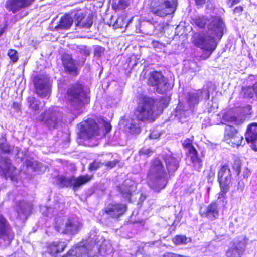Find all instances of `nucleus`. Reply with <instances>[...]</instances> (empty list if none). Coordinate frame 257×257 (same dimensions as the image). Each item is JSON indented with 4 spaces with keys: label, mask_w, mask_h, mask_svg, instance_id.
Listing matches in <instances>:
<instances>
[{
    "label": "nucleus",
    "mask_w": 257,
    "mask_h": 257,
    "mask_svg": "<svg viewBox=\"0 0 257 257\" xmlns=\"http://www.w3.org/2000/svg\"><path fill=\"white\" fill-rule=\"evenodd\" d=\"M50 210H51V208H49L48 209V211H49Z\"/></svg>",
    "instance_id": "nucleus-59"
},
{
    "label": "nucleus",
    "mask_w": 257,
    "mask_h": 257,
    "mask_svg": "<svg viewBox=\"0 0 257 257\" xmlns=\"http://www.w3.org/2000/svg\"><path fill=\"white\" fill-rule=\"evenodd\" d=\"M80 51L81 53L83 54L85 56H87L90 55V50L86 47H83L80 49Z\"/></svg>",
    "instance_id": "nucleus-46"
},
{
    "label": "nucleus",
    "mask_w": 257,
    "mask_h": 257,
    "mask_svg": "<svg viewBox=\"0 0 257 257\" xmlns=\"http://www.w3.org/2000/svg\"><path fill=\"white\" fill-rule=\"evenodd\" d=\"M33 83L35 92L41 98L49 97L51 93V81L49 77L45 75H37L33 78Z\"/></svg>",
    "instance_id": "nucleus-8"
},
{
    "label": "nucleus",
    "mask_w": 257,
    "mask_h": 257,
    "mask_svg": "<svg viewBox=\"0 0 257 257\" xmlns=\"http://www.w3.org/2000/svg\"><path fill=\"white\" fill-rule=\"evenodd\" d=\"M166 164V170L162 162L158 158L153 162L148 174V184L154 190L163 188L166 185V178L168 174L173 175L179 166V160L172 153L165 154L163 156Z\"/></svg>",
    "instance_id": "nucleus-1"
},
{
    "label": "nucleus",
    "mask_w": 257,
    "mask_h": 257,
    "mask_svg": "<svg viewBox=\"0 0 257 257\" xmlns=\"http://www.w3.org/2000/svg\"><path fill=\"white\" fill-rule=\"evenodd\" d=\"M246 244V238L244 236H239L234 240L232 246L226 251V257H241Z\"/></svg>",
    "instance_id": "nucleus-12"
},
{
    "label": "nucleus",
    "mask_w": 257,
    "mask_h": 257,
    "mask_svg": "<svg viewBox=\"0 0 257 257\" xmlns=\"http://www.w3.org/2000/svg\"><path fill=\"white\" fill-rule=\"evenodd\" d=\"M74 22V18L72 19L68 15H65L62 17L59 21V23L55 27L56 29H69Z\"/></svg>",
    "instance_id": "nucleus-29"
},
{
    "label": "nucleus",
    "mask_w": 257,
    "mask_h": 257,
    "mask_svg": "<svg viewBox=\"0 0 257 257\" xmlns=\"http://www.w3.org/2000/svg\"><path fill=\"white\" fill-rule=\"evenodd\" d=\"M4 33V29L3 28L0 29V37L2 36V35Z\"/></svg>",
    "instance_id": "nucleus-55"
},
{
    "label": "nucleus",
    "mask_w": 257,
    "mask_h": 257,
    "mask_svg": "<svg viewBox=\"0 0 257 257\" xmlns=\"http://www.w3.org/2000/svg\"><path fill=\"white\" fill-rule=\"evenodd\" d=\"M206 0H195L196 4L197 5H202L205 4Z\"/></svg>",
    "instance_id": "nucleus-52"
},
{
    "label": "nucleus",
    "mask_w": 257,
    "mask_h": 257,
    "mask_svg": "<svg viewBox=\"0 0 257 257\" xmlns=\"http://www.w3.org/2000/svg\"><path fill=\"white\" fill-rule=\"evenodd\" d=\"M243 8L242 6H239L235 7L234 9V13L237 14L238 15H240L241 12H242Z\"/></svg>",
    "instance_id": "nucleus-48"
},
{
    "label": "nucleus",
    "mask_w": 257,
    "mask_h": 257,
    "mask_svg": "<svg viewBox=\"0 0 257 257\" xmlns=\"http://www.w3.org/2000/svg\"><path fill=\"white\" fill-rule=\"evenodd\" d=\"M34 0H7L6 8L13 13L20 11L21 9L29 6Z\"/></svg>",
    "instance_id": "nucleus-22"
},
{
    "label": "nucleus",
    "mask_w": 257,
    "mask_h": 257,
    "mask_svg": "<svg viewBox=\"0 0 257 257\" xmlns=\"http://www.w3.org/2000/svg\"><path fill=\"white\" fill-rule=\"evenodd\" d=\"M224 138L228 144L233 147H238L245 144L243 137L232 126L227 125L225 128Z\"/></svg>",
    "instance_id": "nucleus-11"
},
{
    "label": "nucleus",
    "mask_w": 257,
    "mask_h": 257,
    "mask_svg": "<svg viewBox=\"0 0 257 257\" xmlns=\"http://www.w3.org/2000/svg\"><path fill=\"white\" fill-rule=\"evenodd\" d=\"M118 190L123 197L127 200H131V197L135 191L136 186L135 183L130 179H126L121 186L118 187Z\"/></svg>",
    "instance_id": "nucleus-24"
},
{
    "label": "nucleus",
    "mask_w": 257,
    "mask_h": 257,
    "mask_svg": "<svg viewBox=\"0 0 257 257\" xmlns=\"http://www.w3.org/2000/svg\"><path fill=\"white\" fill-rule=\"evenodd\" d=\"M130 5L128 0H119L117 3H115L112 7L114 9L121 10L126 9Z\"/></svg>",
    "instance_id": "nucleus-35"
},
{
    "label": "nucleus",
    "mask_w": 257,
    "mask_h": 257,
    "mask_svg": "<svg viewBox=\"0 0 257 257\" xmlns=\"http://www.w3.org/2000/svg\"><path fill=\"white\" fill-rule=\"evenodd\" d=\"M188 157L190 158L193 167L195 170L200 171L202 166V161L199 157L198 152L196 149L188 152Z\"/></svg>",
    "instance_id": "nucleus-28"
},
{
    "label": "nucleus",
    "mask_w": 257,
    "mask_h": 257,
    "mask_svg": "<svg viewBox=\"0 0 257 257\" xmlns=\"http://www.w3.org/2000/svg\"><path fill=\"white\" fill-rule=\"evenodd\" d=\"M225 26L221 18H212L208 25L206 33L195 34L193 37V43L195 46L207 51L210 55L216 49L218 41L222 37Z\"/></svg>",
    "instance_id": "nucleus-2"
},
{
    "label": "nucleus",
    "mask_w": 257,
    "mask_h": 257,
    "mask_svg": "<svg viewBox=\"0 0 257 257\" xmlns=\"http://www.w3.org/2000/svg\"><path fill=\"white\" fill-rule=\"evenodd\" d=\"M220 192L218 193V200L223 201L226 198V194L228 192L230 187L220 186Z\"/></svg>",
    "instance_id": "nucleus-38"
},
{
    "label": "nucleus",
    "mask_w": 257,
    "mask_h": 257,
    "mask_svg": "<svg viewBox=\"0 0 257 257\" xmlns=\"http://www.w3.org/2000/svg\"><path fill=\"white\" fill-rule=\"evenodd\" d=\"M0 149L5 153H9L11 150V146L7 143L5 137L0 138Z\"/></svg>",
    "instance_id": "nucleus-36"
},
{
    "label": "nucleus",
    "mask_w": 257,
    "mask_h": 257,
    "mask_svg": "<svg viewBox=\"0 0 257 257\" xmlns=\"http://www.w3.org/2000/svg\"><path fill=\"white\" fill-rule=\"evenodd\" d=\"M126 205L122 203H111L105 209V213L113 218H118L124 213Z\"/></svg>",
    "instance_id": "nucleus-20"
},
{
    "label": "nucleus",
    "mask_w": 257,
    "mask_h": 257,
    "mask_svg": "<svg viewBox=\"0 0 257 257\" xmlns=\"http://www.w3.org/2000/svg\"><path fill=\"white\" fill-rule=\"evenodd\" d=\"M65 72L72 76H76L79 74L76 60H74L69 54L64 55L62 58Z\"/></svg>",
    "instance_id": "nucleus-14"
},
{
    "label": "nucleus",
    "mask_w": 257,
    "mask_h": 257,
    "mask_svg": "<svg viewBox=\"0 0 257 257\" xmlns=\"http://www.w3.org/2000/svg\"><path fill=\"white\" fill-rule=\"evenodd\" d=\"M66 246V243L64 241H57L51 243L48 248V251L52 256L63 251Z\"/></svg>",
    "instance_id": "nucleus-27"
},
{
    "label": "nucleus",
    "mask_w": 257,
    "mask_h": 257,
    "mask_svg": "<svg viewBox=\"0 0 257 257\" xmlns=\"http://www.w3.org/2000/svg\"><path fill=\"white\" fill-rule=\"evenodd\" d=\"M239 2V0H232V2H231V4L230 5V7H232L234 5L238 3Z\"/></svg>",
    "instance_id": "nucleus-54"
},
{
    "label": "nucleus",
    "mask_w": 257,
    "mask_h": 257,
    "mask_svg": "<svg viewBox=\"0 0 257 257\" xmlns=\"http://www.w3.org/2000/svg\"><path fill=\"white\" fill-rule=\"evenodd\" d=\"M223 118L224 120L235 125H239L242 123L245 120V118L243 116H236L234 114L229 113L226 114L224 116Z\"/></svg>",
    "instance_id": "nucleus-31"
},
{
    "label": "nucleus",
    "mask_w": 257,
    "mask_h": 257,
    "mask_svg": "<svg viewBox=\"0 0 257 257\" xmlns=\"http://www.w3.org/2000/svg\"><path fill=\"white\" fill-rule=\"evenodd\" d=\"M244 187V183L242 181H239L238 182L237 190L242 192L243 190Z\"/></svg>",
    "instance_id": "nucleus-49"
},
{
    "label": "nucleus",
    "mask_w": 257,
    "mask_h": 257,
    "mask_svg": "<svg viewBox=\"0 0 257 257\" xmlns=\"http://www.w3.org/2000/svg\"><path fill=\"white\" fill-rule=\"evenodd\" d=\"M74 22L75 29L82 28H89L93 24V16H86L85 14L79 13L76 14L74 17Z\"/></svg>",
    "instance_id": "nucleus-17"
},
{
    "label": "nucleus",
    "mask_w": 257,
    "mask_h": 257,
    "mask_svg": "<svg viewBox=\"0 0 257 257\" xmlns=\"http://www.w3.org/2000/svg\"><path fill=\"white\" fill-rule=\"evenodd\" d=\"M245 137L247 142L251 143L253 149L257 151V122L251 123L247 126Z\"/></svg>",
    "instance_id": "nucleus-23"
},
{
    "label": "nucleus",
    "mask_w": 257,
    "mask_h": 257,
    "mask_svg": "<svg viewBox=\"0 0 257 257\" xmlns=\"http://www.w3.org/2000/svg\"><path fill=\"white\" fill-rule=\"evenodd\" d=\"M65 97L71 107L79 110L86 101L87 93L82 84L75 83L69 86Z\"/></svg>",
    "instance_id": "nucleus-4"
},
{
    "label": "nucleus",
    "mask_w": 257,
    "mask_h": 257,
    "mask_svg": "<svg viewBox=\"0 0 257 257\" xmlns=\"http://www.w3.org/2000/svg\"><path fill=\"white\" fill-rule=\"evenodd\" d=\"M12 107L17 111H18L20 109V105L18 102H14L12 104Z\"/></svg>",
    "instance_id": "nucleus-51"
},
{
    "label": "nucleus",
    "mask_w": 257,
    "mask_h": 257,
    "mask_svg": "<svg viewBox=\"0 0 257 257\" xmlns=\"http://www.w3.org/2000/svg\"><path fill=\"white\" fill-rule=\"evenodd\" d=\"M183 146L188 152L194 149V147L192 145V140L190 139H186L183 142Z\"/></svg>",
    "instance_id": "nucleus-40"
},
{
    "label": "nucleus",
    "mask_w": 257,
    "mask_h": 257,
    "mask_svg": "<svg viewBox=\"0 0 257 257\" xmlns=\"http://www.w3.org/2000/svg\"><path fill=\"white\" fill-rule=\"evenodd\" d=\"M253 90L257 96V82L253 85Z\"/></svg>",
    "instance_id": "nucleus-53"
},
{
    "label": "nucleus",
    "mask_w": 257,
    "mask_h": 257,
    "mask_svg": "<svg viewBox=\"0 0 257 257\" xmlns=\"http://www.w3.org/2000/svg\"><path fill=\"white\" fill-rule=\"evenodd\" d=\"M192 21L198 27L203 28L207 23L208 20L206 17L203 15H197L192 19Z\"/></svg>",
    "instance_id": "nucleus-33"
},
{
    "label": "nucleus",
    "mask_w": 257,
    "mask_h": 257,
    "mask_svg": "<svg viewBox=\"0 0 257 257\" xmlns=\"http://www.w3.org/2000/svg\"><path fill=\"white\" fill-rule=\"evenodd\" d=\"M14 236V234L7 220L0 215V238L10 243L13 240Z\"/></svg>",
    "instance_id": "nucleus-19"
},
{
    "label": "nucleus",
    "mask_w": 257,
    "mask_h": 257,
    "mask_svg": "<svg viewBox=\"0 0 257 257\" xmlns=\"http://www.w3.org/2000/svg\"><path fill=\"white\" fill-rule=\"evenodd\" d=\"M104 129H105V132L104 133V135H106V134L108 133V132H109L111 129V125L108 123H105L104 125Z\"/></svg>",
    "instance_id": "nucleus-50"
},
{
    "label": "nucleus",
    "mask_w": 257,
    "mask_h": 257,
    "mask_svg": "<svg viewBox=\"0 0 257 257\" xmlns=\"http://www.w3.org/2000/svg\"><path fill=\"white\" fill-rule=\"evenodd\" d=\"M104 164V163H102L98 160H95L89 165V169L91 171L96 170L102 166Z\"/></svg>",
    "instance_id": "nucleus-41"
},
{
    "label": "nucleus",
    "mask_w": 257,
    "mask_h": 257,
    "mask_svg": "<svg viewBox=\"0 0 257 257\" xmlns=\"http://www.w3.org/2000/svg\"><path fill=\"white\" fill-rule=\"evenodd\" d=\"M63 257H96L84 246H76L69 250Z\"/></svg>",
    "instance_id": "nucleus-26"
},
{
    "label": "nucleus",
    "mask_w": 257,
    "mask_h": 257,
    "mask_svg": "<svg viewBox=\"0 0 257 257\" xmlns=\"http://www.w3.org/2000/svg\"><path fill=\"white\" fill-rule=\"evenodd\" d=\"M151 152V149L149 148H143L139 151L140 154L142 155H148Z\"/></svg>",
    "instance_id": "nucleus-47"
},
{
    "label": "nucleus",
    "mask_w": 257,
    "mask_h": 257,
    "mask_svg": "<svg viewBox=\"0 0 257 257\" xmlns=\"http://www.w3.org/2000/svg\"><path fill=\"white\" fill-rule=\"evenodd\" d=\"M28 107L32 111H37L39 109L40 101L33 96H29L27 98Z\"/></svg>",
    "instance_id": "nucleus-32"
},
{
    "label": "nucleus",
    "mask_w": 257,
    "mask_h": 257,
    "mask_svg": "<svg viewBox=\"0 0 257 257\" xmlns=\"http://www.w3.org/2000/svg\"><path fill=\"white\" fill-rule=\"evenodd\" d=\"M214 176V173H212L211 174H209L208 176V180H210L211 178Z\"/></svg>",
    "instance_id": "nucleus-57"
},
{
    "label": "nucleus",
    "mask_w": 257,
    "mask_h": 257,
    "mask_svg": "<svg viewBox=\"0 0 257 257\" xmlns=\"http://www.w3.org/2000/svg\"><path fill=\"white\" fill-rule=\"evenodd\" d=\"M127 26L126 21H125L124 17L121 16L118 17L115 21L113 27L115 28L126 27Z\"/></svg>",
    "instance_id": "nucleus-37"
},
{
    "label": "nucleus",
    "mask_w": 257,
    "mask_h": 257,
    "mask_svg": "<svg viewBox=\"0 0 257 257\" xmlns=\"http://www.w3.org/2000/svg\"><path fill=\"white\" fill-rule=\"evenodd\" d=\"M219 209L216 202H212L208 206L201 207L200 209V215L206 218L210 221H214L219 217Z\"/></svg>",
    "instance_id": "nucleus-16"
},
{
    "label": "nucleus",
    "mask_w": 257,
    "mask_h": 257,
    "mask_svg": "<svg viewBox=\"0 0 257 257\" xmlns=\"http://www.w3.org/2000/svg\"><path fill=\"white\" fill-rule=\"evenodd\" d=\"M160 136V133L157 130H153L150 134L151 139H157Z\"/></svg>",
    "instance_id": "nucleus-44"
},
{
    "label": "nucleus",
    "mask_w": 257,
    "mask_h": 257,
    "mask_svg": "<svg viewBox=\"0 0 257 257\" xmlns=\"http://www.w3.org/2000/svg\"><path fill=\"white\" fill-rule=\"evenodd\" d=\"M0 168L2 175L7 179L10 178L12 180L15 179L16 173L15 168L12 166L11 160L7 157H1Z\"/></svg>",
    "instance_id": "nucleus-15"
},
{
    "label": "nucleus",
    "mask_w": 257,
    "mask_h": 257,
    "mask_svg": "<svg viewBox=\"0 0 257 257\" xmlns=\"http://www.w3.org/2000/svg\"><path fill=\"white\" fill-rule=\"evenodd\" d=\"M61 113L56 107L50 108L40 116V120L49 129L57 128L60 124Z\"/></svg>",
    "instance_id": "nucleus-9"
},
{
    "label": "nucleus",
    "mask_w": 257,
    "mask_h": 257,
    "mask_svg": "<svg viewBox=\"0 0 257 257\" xmlns=\"http://www.w3.org/2000/svg\"><path fill=\"white\" fill-rule=\"evenodd\" d=\"M252 96V93L250 92L247 96L248 97H251Z\"/></svg>",
    "instance_id": "nucleus-58"
},
{
    "label": "nucleus",
    "mask_w": 257,
    "mask_h": 257,
    "mask_svg": "<svg viewBox=\"0 0 257 257\" xmlns=\"http://www.w3.org/2000/svg\"><path fill=\"white\" fill-rule=\"evenodd\" d=\"M26 165L28 167L35 169L36 167L38 165L37 162L34 160H27L26 161Z\"/></svg>",
    "instance_id": "nucleus-43"
},
{
    "label": "nucleus",
    "mask_w": 257,
    "mask_h": 257,
    "mask_svg": "<svg viewBox=\"0 0 257 257\" xmlns=\"http://www.w3.org/2000/svg\"><path fill=\"white\" fill-rule=\"evenodd\" d=\"M92 178V175L88 174L80 175L76 177L74 176L70 177H59L58 181L62 187H72L73 190L76 191L82 185L89 181Z\"/></svg>",
    "instance_id": "nucleus-10"
},
{
    "label": "nucleus",
    "mask_w": 257,
    "mask_h": 257,
    "mask_svg": "<svg viewBox=\"0 0 257 257\" xmlns=\"http://www.w3.org/2000/svg\"><path fill=\"white\" fill-rule=\"evenodd\" d=\"M177 3L176 0H153L151 12L156 16L165 17L175 11Z\"/></svg>",
    "instance_id": "nucleus-6"
},
{
    "label": "nucleus",
    "mask_w": 257,
    "mask_h": 257,
    "mask_svg": "<svg viewBox=\"0 0 257 257\" xmlns=\"http://www.w3.org/2000/svg\"><path fill=\"white\" fill-rule=\"evenodd\" d=\"M31 203L25 201H20L17 207L18 217L23 221L25 220L31 213Z\"/></svg>",
    "instance_id": "nucleus-25"
},
{
    "label": "nucleus",
    "mask_w": 257,
    "mask_h": 257,
    "mask_svg": "<svg viewBox=\"0 0 257 257\" xmlns=\"http://www.w3.org/2000/svg\"><path fill=\"white\" fill-rule=\"evenodd\" d=\"M146 199V196L142 194L141 195L140 199L142 200H144Z\"/></svg>",
    "instance_id": "nucleus-56"
},
{
    "label": "nucleus",
    "mask_w": 257,
    "mask_h": 257,
    "mask_svg": "<svg viewBox=\"0 0 257 257\" xmlns=\"http://www.w3.org/2000/svg\"><path fill=\"white\" fill-rule=\"evenodd\" d=\"M241 163L239 159L234 161L233 165V168L236 171L237 175H239L241 171Z\"/></svg>",
    "instance_id": "nucleus-42"
},
{
    "label": "nucleus",
    "mask_w": 257,
    "mask_h": 257,
    "mask_svg": "<svg viewBox=\"0 0 257 257\" xmlns=\"http://www.w3.org/2000/svg\"><path fill=\"white\" fill-rule=\"evenodd\" d=\"M81 220L75 215L68 217L63 223L62 219L57 218L56 220L55 228L58 232L64 234H74L81 229Z\"/></svg>",
    "instance_id": "nucleus-5"
},
{
    "label": "nucleus",
    "mask_w": 257,
    "mask_h": 257,
    "mask_svg": "<svg viewBox=\"0 0 257 257\" xmlns=\"http://www.w3.org/2000/svg\"><path fill=\"white\" fill-rule=\"evenodd\" d=\"M8 55L13 63L16 62L18 60V54L15 50L10 49Z\"/></svg>",
    "instance_id": "nucleus-39"
},
{
    "label": "nucleus",
    "mask_w": 257,
    "mask_h": 257,
    "mask_svg": "<svg viewBox=\"0 0 257 257\" xmlns=\"http://www.w3.org/2000/svg\"><path fill=\"white\" fill-rule=\"evenodd\" d=\"M173 242L176 245L186 244L191 242L190 238H187L184 235H177L172 240Z\"/></svg>",
    "instance_id": "nucleus-34"
},
{
    "label": "nucleus",
    "mask_w": 257,
    "mask_h": 257,
    "mask_svg": "<svg viewBox=\"0 0 257 257\" xmlns=\"http://www.w3.org/2000/svg\"><path fill=\"white\" fill-rule=\"evenodd\" d=\"M231 172L227 165L221 167L218 173V181L220 186L229 187L231 183Z\"/></svg>",
    "instance_id": "nucleus-18"
},
{
    "label": "nucleus",
    "mask_w": 257,
    "mask_h": 257,
    "mask_svg": "<svg viewBox=\"0 0 257 257\" xmlns=\"http://www.w3.org/2000/svg\"><path fill=\"white\" fill-rule=\"evenodd\" d=\"M118 161L117 160H114L113 161H108L105 164V166L108 168H112L117 164Z\"/></svg>",
    "instance_id": "nucleus-45"
},
{
    "label": "nucleus",
    "mask_w": 257,
    "mask_h": 257,
    "mask_svg": "<svg viewBox=\"0 0 257 257\" xmlns=\"http://www.w3.org/2000/svg\"><path fill=\"white\" fill-rule=\"evenodd\" d=\"M203 97L206 99L209 98L208 92L204 89L188 93L187 98V102L191 107L197 104L200 98Z\"/></svg>",
    "instance_id": "nucleus-21"
},
{
    "label": "nucleus",
    "mask_w": 257,
    "mask_h": 257,
    "mask_svg": "<svg viewBox=\"0 0 257 257\" xmlns=\"http://www.w3.org/2000/svg\"><path fill=\"white\" fill-rule=\"evenodd\" d=\"M80 132L84 136L91 138L97 135L98 129V125L92 119H88L79 124Z\"/></svg>",
    "instance_id": "nucleus-13"
},
{
    "label": "nucleus",
    "mask_w": 257,
    "mask_h": 257,
    "mask_svg": "<svg viewBox=\"0 0 257 257\" xmlns=\"http://www.w3.org/2000/svg\"><path fill=\"white\" fill-rule=\"evenodd\" d=\"M158 106L162 109L167 106V103H165L163 100L158 101L152 98L144 96L138 103L135 115L139 120L142 121L152 119L155 108Z\"/></svg>",
    "instance_id": "nucleus-3"
},
{
    "label": "nucleus",
    "mask_w": 257,
    "mask_h": 257,
    "mask_svg": "<svg viewBox=\"0 0 257 257\" xmlns=\"http://www.w3.org/2000/svg\"><path fill=\"white\" fill-rule=\"evenodd\" d=\"M125 131L131 134H138L140 132V127L136 120L130 118L125 121Z\"/></svg>",
    "instance_id": "nucleus-30"
},
{
    "label": "nucleus",
    "mask_w": 257,
    "mask_h": 257,
    "mask_svg": "<svg viewBox=\"0 0 257 257\" xmlns=\"http://www.w3.org/2000/svg\"><path fill=\"white\" fill-rule=\"evenodd\" d=\"M147 83L149 86L154 87L156 92L159 94L166 93L170 88L167 79L159 71L150 72L147 78Z\"/></svg>",
    "instance_id": "nucleus-7"
}]
</instances>
